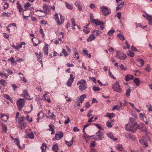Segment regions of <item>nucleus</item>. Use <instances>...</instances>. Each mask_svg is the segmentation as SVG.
I'll return each mask as SVG.
<instances>
[{
    "label": "nucleus",
    "instance_id": "53",
    "mask_svg": "<svg viewBox=\"0 0 152 152\" xmlns=\"http://www.w3.org/2000/svg\"><path fill=\"white\" fill-rule=\"evenodd\" d=\"M43 9L44 10V12L45 13L48 12H49L48 10V5L46 4H44L43 6Z\"/></svg>",
    "mask_w": 152,
    "mask_h": 152
},
{
    "label": "nucleus",
    "instance_id": "7",
    "mask_svg": "<svg viewBox=\"0 0 152 152\" xmlns=\"http://www.w3.org/2000/svg\"><path fill=\"white\" fill-rule=\"evenodd\" d=\"M100 9L103 15L105 16L108 15L111 12L110 10L108 9L106 7L102 6L100 7Z\"/></svg>",
    "mask_w": 152,
    "mask_h": 152
},
{
    "label": "nucleus",
    "instance_id": "54",
    "mask_svg": "<svg viewBox=\"0 0 152 152\" xmlns=\"http://www.w3.org/2000/svg\"><path fill=\"white\" fill-rule=\"evenodd\" d=\"M131 89L130 88H128L127 90L126 93V95L127 97H128L130 96V94L131 92Z\"/></svg>",
    "mask_w": 152,
    "mask_h": 152
},
{
    "label": "nucleus",
    "instance_id": "31",
    "mask_svg": "<svg viewBox=\"0 0 152 152\" xmlns=\"http://www.w3.org/2000/svg\"><path fill=\"white\" fill-rule=\"evenodd\" d=\"M35 54L37 57V60H39V62H42V61L41 60L39 61V59H40V58H41L42 57V54L40 52H39V54L37 52H36Z\"/></svg>",
    "mask_w": 152,
    "mask_h": 152
},
{
    "label": "nucleus",
    "instance_id": "42",
    "mask_svg": "<svg viewBox=\"0 0 152 152\" xmlns=\"http://www.w3.org/2000/svg\"><path fill=\"white\" fill-rule=\"evenodd\" d=\"M65 4L67 9L70 10H72L73 9V7L72 5L69 4L67 2L65 3Z\"/></svg>",
    "mask_w": 152,
    "mask_h": 152
},
{
    "label": "nucleus",
    "instance_id": "20",
    "mask_svg": "<svg viewBox=\"0 0 152 152\" xmlns=\"http://www.w3.org/2000/svg\"><path fill=\"white\" fill-rule=\"evenodd\" d=\"M3 72L4 73L5 71H6L7 72V77L8 76L12 75L13 74V72L10 69H6L4 68H3L2 69Z\"/></svg>",
    "mask_w": 152,
    "mask_h": 152
},
{
    "label": "nucleus",
    "instance_id": "62",
    "mask_svg": "<svg viewBox=\"0 0 152 152\" xmlns=\"http://www.w3.org/2000/svg\"><path fill=\"white\" fill-rule=\"evenodd\" d=\"M120 109V106L119 105H115L112 109V110H119Z\"/></svg>",
    "mask_w": 152,
    "mask_h": 152
},
{
    "label": "nucleus",
    "instance_id": "3",
    "mask_svg": "<svg viewBox=\"0 0 152 152\" xmlns=\"http://www.w3.org/2000/svg\"><path fill=\"white\" fill-rule=\"evenodd\" d=\"M112 87L113 90L115 91L118 93H121L122 91L121 88L118 81H117L115 83L113 84Z\"/></svg>",
    "mask_w": 152,
    "mask_h": 152
},
{
    "label": "nucleus",
    "instance_id": "47",
    "mask_svg": "<svg viewBox=\"0 0 152 152\" xmlns=\"http://www.w3.org/2000/svg\"><path fill=\"white\" fill-rule=\"evenodd\" d=\"M31 6V4L29 2H28L26 4H25L24 5V7L25 9L24 11L26 10Z\"/></svg>",
    "mask_w": 152,
    "mask_h": 152
},
{
    "label": "nucleus",
    "instance_id": "27",
    "mask_svg": "<svg viewBox=\"0 0 152 152\" xmlns=\"http://www.w3.org/2000/svg\"><path fill=\"white\" fill-rule=\"evenodd\" d=\"M95 37L94 35L93 34H91L90 35L87 39V41L88 42H90L91 41L93 40H94L95 39Z\"/></svg>",
    "mask_w": 152,
    "mask_h": 152
},
{
    "label": "nucleus",
    "instance_id": "44",
    "mask_svg": "<svg viewBox=\"0 0 152 152\" xmlns=\"http://www.w3.org/2000/svg\"><path fill=\"white\" fill-rule=\"evenodd\" d=\"M83 132V137L84 138H85L86 140L87 139H88L89 138H91L92 136H89L86 133L85 131H84V132Z\"/></svg>",
    "mask_w": 152,
    "mask_h": 152
},
{
    "label": "nucleus",
    "instance_id": "36",
    "mask_svg": "<svg viewBox=\"0 0 152 152\" xmlns=\"http://www.w3.org/2000/svg\"><path fill=\"white\" fill-rule=\"evenodd\" d=\"M133 81L135 83L136 86H138L139 85L140 83V80L139 79L137 78H136Z\"/></svg>",
    "mask_w": 152,
    "mask_h": 152
},
{
    "label": "nucleus",
    "instance_id": "33",
    "mask_svg": "<svg viewBox=\"0 0 152 152\" xmlns=\"http://www.w3.org/2000/svg\"><path fill=\"white\" fill-rule=\"evenodd\" d=\"M16 4L17 5V7L19 10L20 12H21L23 10V7L21 4H20L18 1H17Z\"/></svg>",
    "mask_w": 152,
    "mask_h": 152
},
{
    "label": "nucleus",
    "instance_id": "29",
    "mask_svg": "<svg viewBox=\"0 0 152 152\" xmlns=\"http://www.w3.org/2000/svg\"><path fill=\"white\" fill-rule=\"evenodd\" d=\"M105 117H107L109 118L110 119H111L115 117V115L113 113H107V115L104 116Z\"/></svg>",
    "mask_w": 152,
    "mask_h": 152
},
{
    "label": "nucleus",
    "instance_id": "35",
    "mask_svg": "<svg viewBox=\"0 0 152 152\" xmlns=\"http://www.w3.org/2000/svg\"><path fill=\"white\" fill-rule=\"evenodd\" d=\"M12 26H15L16 28H17L16 24L14 23H11L9 24V25L7 27V30L9 33L10 32V29L9 28L10 27Z\"/></svg>",
    "mask_w": 152,
    "mask_h": 152
},
{
    "label": "nucleus",
    "instance_id": "2",
    "mask_svg": "<svg viewBox=\"0 0 152 152\" xmlns=\"http://www.w3.org/2000/svg\"><path fill=\"white\" fill-rule=\"evenodd\" d=\"M130 121L129 122L130 124L132 125V127L134 129H135V132L137 129L139 128V126L137 123L136 121L135 118H129Z\"/></svg>",
    "mask_w": 152,
    "mask_h": 152
},
{
    "label": "nucleus",
    "instance_id": "38",
    "mask_svg": "<svg viewBox=\"0 0 152 152\" xmlns=\"http://www.w3.org/2000/svg\"><path fill=\"white\" fill-rule=\"evenodd\" d=\"M7 83L6 81L3 79L0 80V84L3 86H5Z\"/></svg>",
    "mask_w": 152,
    "mask_h": 152
},
{
    "label": "nucleus",
    "instance_id": "63",
    "mask_svg": "<svg viewBox=\"0 0 152 152\" xmlns=\"http://www.w3.org/2000/svg\"><path fill=\"white\" fill-rule=\"evenodd\" d=\"M24 119V118L23 116H22L20 117L18 120V123L19 124H20V123L23 121Z\"/></svg>",
    "mask_w": 152,
    "mask_h": 152
},
{
    "label": "nucleus",
    "instance_id": "39",
    "mask_svg": "<svg viewBox=\"0 0 152 152\" xmlns=\"http://www.w3.org/2000/svg\"><path fill=\"white\" fill-rule=\"evenodd\" d=\"M117 37H118L119 39L122 41H124L125 40V39L124 36L121 34H117Z\"/></svg>",
    "mask_w": 152,
    "mask_h": 152
},
{
    "label": "nucleus",
    "instance_id": "25",
    "mask_svg": "<svg viewBox=\"0 0 152 152\" xmlns=\"http://www.w3.org/2000/svg\"><path fill=\"white\" fill-rule=\"evenodd\" d=\"M74 142V137L72 138V140L70 141H65V143L69 147L71 146Z\"/></svg>",
    "mask_w": 152,
    "mask_h": 152
},
{
    "label": "nucleus",
    "instance_id": "8",
    "mask_svg": "<svg viewBox=\"0 0 152 152\" xmlns=\"http://www.w3.org/2000/svg\"><path fill=\"white\" fill-rule=\"evenodd\" d=\"M116 58L121 60L125 59L126 57V55L123 53H121L119 51H116Z\"/></svg>",
    "mask_w": 152,
    "mask_h": 152
},
{
    "label": "nucleus",
    "instance_id": "23",
    "mask_svg": "<svg viewBox=\"0 0 152 152\" xmlns=\"http://www.w3.org/2000/svg\"><path fill=\"white\" fill-rule=\"evenodd\" d=\"M88 26L89 25L87 24L83 28V31L86 34L88 33L90 31L89 28L88 27Z\"/></svg>",
    "mask_w": 152,
    "mask_h": 152
},
{
    "label": "nucleus",
    "instance_id": "64",
    "mask_svg": "<svg viewBox=\"0 0 152 152\" xmlns=\"http://www.w3.org/2000/svg\"><path fill=\"white\" fill-rule=\"evenodd\" d=\"M26 119L29 122H31L32 121V118L31 117L30 118L29 116L28 115L26 116Z\"/></svg>",
    "mask_w": 152,
    "mask_h": 152
},
{
    "label": "nucleus",
    "instance_id": "41",
    "mask_svg": "<svg viewBox=\"0 0 152 152\" xmlns=\"http://www.w3.org/2000/svg\"><path fill=\"white\" fill-rule=\"evenodd\" d=\"M19 75H21V76H20V78L21 80L24 81L25 83H26L27 82V80L23 76V74L21 72H19Z\"/></svg>",
    "mask_w": 152,
    "mask_h": 152
},
{
    "label": "nucleus",
    "instance_id": "12",
    "mask_svg": "<svg viewBox=\"0 0 152 152\" xmlns=\"http://www.w3.org/2000/svg\"><path fill=\"white\" fill-rule=\"evenodd\" d=\"M51 96V94L48 92H47L45 94L43 95V97L44 99L46 101L49 103H50L51 101L50 100V97Z\"/></svg>",
    "mask_w": 152,
    "mask_h": 152
},
{
    "label": "nucleus",
    "instance_id": "13",
    "mask_svg": "<svg viewBox=\"0 0 152 152\" xmlns=\"http://www.w3.org/2000/svg\"><path fill=\"white\" fill-rule=\"evenodd\" d=\"M92 23H94L96 26L100 25H103L104 23L103 22L101 21L99 19H94L92 20L91 21Z\"/></svg>",
    "mask_w": 152,
    "mask_h": 152
},
{
    "label": "nucleus",
    "instance_id": "55",
    "mask_svg": "<svg viewBox=\"0 0 152 152\" xmlns=\"http://www.w3.org/2000/svg\"><path fill=\"white\" fill-rule=\"evenodd\" d=\"M127 54L128 56H129L131 57H133L134 56V53L131 51H129L127 53Z\"/></svg>",
    "mask_w": 152,
    "mask_h": 152
},
{
    "label": "nucleus",
    "instance_id": "5",
    "mask_svg": "<svg viewBox=\"0 0 152 152\" xmlns=\"http://www.w3.org/2000/svg\"><path fill=\"white\" fill-rule=\"evenodd\" d=\"M102 135V133L99 131L96 133L95 135L92 136V137H94L93 139L95 140H101L102 138L103 137Z\"/></svg>",
    "mask_w": 152,
    "mask_h": 152
},
{
    "label": "nucleus",
    "instance_id": "34",
    "mask_svg": "<svg viewBox=\"0 0 152 152\" xmlns=\"http://www.w3.org/2000/svg\"><path fill=\"white\" fill-rule=\"evenodd\" d=\"M115 147L118 150L120 151H122L124 149V148L121 144H117L116 145Z\"/></svg>",
    "mask_w": 152,
    "mask_h": 152
},
{
    "label": "nucleus",
    "instance_id": "1",
    "mask_svg": "<svg viewBox=\"0 0 152 152\" xmlns=\"http://www.w3.org/2000/svg\"><path fill=\"white\" fill-rule=\"evenodd\" d=\"M77 85L79 86V90L81 91L84 90L87 88V87L86 86L85 80L83 79L78 81Z\"/></svg>",
    "mask_w": 152,
    "mask_h": 152
},
{
    "label": "nucleus",
    "instance_id": "46",
    "mask_svg": "<svg viewBox=\"0 0 152 152\" xmlns=\"http://www.w3.org/2000/svg\"><path fill=\"white\" fill-rule=\"evenodd\" d=\"M106 124L108 128H111L113 125V123L111 122L110 121H108L107 122Z\"/></svg>",
    "mask_w": 152,
    "mask_h": 152
},
{
    "label": "nucleus",
    "instance_id": "50",
    "mask_svg": "<svg viewBox=\"0 0 152 152\" xmlns=\"http://www.w3.org/2000/svg\"><path fill=\"white\" fill-rule=\"evenodd\" d=\"M137 61L140 64H141L140 66H139L140 67H141L144 64V62L143 60L142 59H138L137 60Z\"/></svg>",
    "mask_w": 152,
    "mask_h": 152
},
{
    "label": "nucleus",
    "instance_id": "60",
    "mask_svg": "<svg viewBox=\"0 0 152 152\" xmlns=\"http://www.w3.org/2000/svg\"><path fill=\"white\" fill-rule=\"evenodd\" d=\"M62 53L65 56H66L68 55V53L65 50V49H63Z\"/></svg>",
    "mask_w": 152,
    "mask_h": 152
},
{
    "label": "nucleus",
    "instance_id": "48",
    "mask_svg": "<svg viewBox=\"0 0 152 152\" xmlns=\"http://www.w3.org/2000/svg\"><path fill=\"white\" fill-rule=\"evenodd\" d=\"M58 148V146L57 143L55 144L52 147L53 150L55 152H57Z\"/></svg>",
    "mask_w": 152,
    "mask_h": 152
},
{
    "label": "nucleus",
    "instance_id": "19",
    "mask_svg": "<svg viewBox=\"0 0 152 152\" xmlns=\"http://www.w3.org/2000/svg\"><path fill=\"white\" fill-rule=\"evenodd\" d=\"M145 15H146V19L148 21L149 24L152 26V17L147 14Z\"/></svg>",
    "mask_w": 152,
    "mask_h": 152
},
{
    "label": "nucleus",
    "instance_id": "4",
    "mask_svg": "<svg viewBox=\"0 0 152 152\" xmlns=\"http://www.w3.org/2000/svg\"><path fill=\"white\" fill-rule=\"evenodd\" d=\"M25 101L24 99H18L17 102V104L18 109L20 110L24 105Z\"/></svg>",
    "mask_w": 152,
    "mask_h": 152
},
{
    "label": "nucleus",
    "instance_id": "22",
    "mask_svg": "<svg viewBox=\"0 0 152 152\" xmlns=\"http://www.w3.org/2000/svg\"><path fill=\"white\" fill-rule=\"evenodd\" d=\"M9 116L7 115L3 114L1 115V118L2 121L6 122L8 119Z\"/></svg>",
    "mask_w": 152,
    "mask_h": 152
},
{
    "label": "nucleus",
    "instance_id": "56",
    "mask_svg": "<svg viewBox=\"0 0 152 152\" xmlns=\"http://www.w3.org/2000/svg\"><path fill=\"white\" fill-rule=\"evenodd\" d=\"M124 2H122L118 5L117 7L116 8L117 11L120 9L122 7H123V6L124 4Z\"/></svg>",
    "mask_w": 152,
    "mask_h": 152
},
{
    "label": "nucleus",
    "instance_id": "52",
    "mask_svg": "<svg viewBox=\"0 0 152 152\" xmlns=\"http://www.w3.org/2000/svg\"><path fill=\"white\" fill-rule=\"evenodd\" d=\"M27 136L28 137L31 139H34V136L33 133L31 132L27 134Z\"/></svg>",
    "mask_w": 152,
    "mask_h": 152
},
{
    "label": "nucleus",
    "instance_id": "58",
    "mask_svg": "<svg viewBox=\"0 0 152 152\" xmlns=\"http://www.w3.org/2000/svg\"><path fill=\"white\" fill-rule=\"evenodd\" d=\"M27 125V123L26 122H24L21 124L20 126V129H23L26 127Z\"/></svg>",
    "mask_w": 152,
    "mask_h": 152
},
{
    "label": "nucleus",
    "instance_id": "9",
    "mask_svg": "<svg viewBox=\"0 0 152 152\" xmlns=\"http://www.w3.org/2000/svg\"><path fill=\"white\" fill-rule=\"evenodd\" d=\"M55 19L58 25H60L64 22V18L62 17L61 15V14L60 15V20H59L58 18V14L57 13H56L55 14Z\"/></svg>",
    "mask_w": 152,
    "mask_h": 152
},
{
    "label": "nucleus",
    "instance_id": "14",
    "mask_svg": "<svg viewBox=\"0 0 152 152\" xmlns=\"http://www.w3.org/2000/svg\"><path fill=\"white\" fill-rule=\"evenodd\" d=\"M22 96L27 99H30V96L29 95L27 90H25L23 91V93L22 94Z\"/></svg>",
    "mask_w": 152,
    "mask_h": 152
},
{
    "label": "nucleus",
    "instance_id": "37",
    "mask_svg": "<svg viewBox=\"0 0 152 152\" xmlns=\"http://www.w3.org/2000/svg\"><path fill=\"white\" fill-rule=\"evenodd\" d=\"M11 15L12 14L8 12H7L6 13L5 12H4L2 14L1 16V17L6 16L7 17H10L11 16Z\"/></svg>",
    "mask_w": 152,
    "mask_h": 152
},
{
    "label": "nucleus",
    "instance_id": "32",
    "mask_svg": "<svg viewBox=\"0 0 152 152\" xmlns=\"http://www.w3.org/2000/svg\"><path fill=\"white\" fill-rule=\"evenodd\" d=\"M47 145L45 143H43L42 146L41 147V149L42 150V152H45L46 150Z\"/></svg>",
    "mask_w": 152,
    "mask_h": 152
},
{
    "label": "nucleus",
    "instance_id": "11",
    "mask_svg": "<svg viewBox=\"0 0 152 152\" xmlns=\"http://www.w3.org/2000/svg\"><path fill=\"white\" fill-rule=\"evenodd\" d=\"M74 78L75 76L71 74L70 75V77L67 83V85L68 86H71L72 83L73 82Z\"/></svg>",
    "mask_w": 152,
    "mask_h": 152
},
{
    "label": "nucleus",
    "instance_id": "21",
    "mask_svg": "<svg viewBox=\"0 0 152 152\" xmlns=\"http://www.w3.org/2000/svg\"><path fill=\"white\" fill-rule=\"evenodd\" d=\"M49 126L50 128L48 129V130L51 131V134H53L55 133L54 131V126L52 124H50L49 125Z\"/></svg>",
    "mask_w": 152,
    "mask_h": 152
},
{
    "label": "nucleus",
    "instance_id": "61",
    "mask_svg": "<svg viewBox=\"0 0 152 152\" xmlns=\"http://www.w3.org/2000/svg\"><path fill=\"white\" fill-rule=\"evenodd\" d=\"M71 22L72 26H73L72 29H75V28L74 27L76 25L75 24V19L73 18L72 19Z\"/></svg>",
    "mask_w": 152,
    "mask_h": 152
},
{
    "label": "nucleus",
    "instance_id": "57",
    "mask_svg": "<svg viewBox=\"0 0 152 152\" xmlns=\"http://www.w3.org/2000/svg\"><path fill=\"white\" fill-rule=\"evenodd\" d=\"M0 75L2 77H4L5 78H7V74L3 72H0Z\"/></svg>",
    "mask_w": 152,
    "mask_h": 152
},
{
    "label": "nucleus",
    "instance_id": "59",
    "mask_svg": "<svg viewBox=\"0 0 152 152\" xmlns=\"http://www.w3.org/2000/svg\"><path fill=\"white\" fill-rule=\"evenodd\" d=\"M147 72H149L151 71V68L149 64H148L146 68L145 69Z\"/></svg>",
    "mask_w": 152,
    "mask_h": 152
},
{
    "label": "nucleus",
    "instance_id": "45",
    "mask_svg": "<svg viewBox=\"0 0 152 152\" xmlns=\"http://www.w3.org/2000/svg\"><path fill=\"white\" fill-rule=\"evenodd\" d=\"M126 136L128 139H132L134 140L135 139V138L133 135L130 134H129L126 135Z\"/></svg>",
    "mask_w": 152,
    "mask_h": 152
},
{
    "label": "nucleus",
    "instance_id": "28",
    "mask_svg": "<svg viewBox=\"0 0 152 152\" xmlns=\"http://www.w3.org/2000/svg\"><path fill=\"white\" fill-rule=\"evenodd\" d=\"M107 136L110 138L113 139L114 141H116L117 140V139L116 138H114V137L113 135V134L111 133H108L107 134Z\"/></svg>",
    "mask_w": 152,
    "mask_h": 152
},
{
    "label": "nucleus",
    "instance_id": "26",
    "mask_svg": "<svg viewBox=\"0 0 152 152\" xmlns=\"http://www.w3.org/2000/svg\"><path fill=\"white\" fill-rule=\"evenodd\" d=\"M133 78V76L130 75H127L125 76V80L127 81H129L130 80H132Z\"/></svg>",
    "mask_w": 152,
    "mask_h": 152
},
{
    "label": "nucleus",
    "instance_id": "10",
    "mask_svg": "<svg viewBox=\"0 0 152 152\" xmlns=\"http://www.w3.org/2000/svg\"><path fill=\"white\" fill-rule=\"evenodd\" d=\"M132 126V125L130 124V123L129 122V123L126 125L125 128L127 131H131L133 133L135 132V129H134Z\"/></svg>",
    "mask_w": 152,
    "mask_h": 152
},
{
    "label": "nucleus",
    "instance_id": "24",
    "mask_svg": "<svg viewBox=\"0 0 152 152\" xmlns=\"http://www.w3.org/2000/svg\"><path fill=\"white\" fill-rule=\"evenodd\" d=\"M97 118L98 117L97 116L93 115L88 120V123H91L95 121Z\"/></svg>",
    "mask_w": 152,
    "mask_h": 152
},
{
    "label": "nucleus",
    "instance_id": "40",
    "mask_svg": "<svg viewBox=\"0 0 152 152\" xmlns=\"http://www.w3.org/2000/svg\"><path fill=\"white\" fill-rule=\"evenodd\" d=\"M14 142L18 146V147L19 148H21V147L20 145V141L19 139L18 138H15L14 140Z\"/></svg>",
    "mask_w": 152,
    "mask_h": 152
},
{
    "label": "nucleus",
    "instance_id": "18",
    "mask_svg": "<svg viewBox=\"0 0 152 152\" xmlns=\"http://www.w3.org/2000/svg\"><path fill=\"white\" fill-rule=\"evenodd\" d=\"M55 117L53 113H51L50 110H49L48 112V115L47 116V118L53 119Z\"/></svg>",
    "mask_w": 152,
    "mask_h": 152
},
{
    "label": "nucleus",
    "instance_id": "15",
    "mask_svg": "<svg viewBox=\"0 0 152 152\" xmlns=\"http://www.w3.org/2000/svg\"><path fill=\"white\" fill-rule=\"evenodd\" d=\"M64 133L62 132H59L58 134H56L55 135L56 140H58L61 139L63 136Z\"/></svg>",
    "mask_w": 152,
    "mask_h": 152
},
{
    "label": "nucleus",
    "instance_id": "30",
    "mask_svg": "<svg viewBox=\"0 0 152 152\" xmlns=\"http://www.w3.org/2000/svg\"><path fill=\"white\" fill-rule=\"evenodd\" d=\"M75 5L77 6L80 11H81L82 10V6L80 2L78 1L76 2L75 3Z\"/></svg>",
    "mask_w": 152,
    "mask_h": 152
},
{
    "label": "nucleus",
    "instance_id": "43",
    "mask_svg": "<svg viewBox=\"0 0 152 152\" xmlns=\"http://www.w3.org/2000/svg\"><path fill=\"white\" fill-rule=\"evenodd\" d=\"M2 125V129L3 132L4 133H6L7 131V127L6 126L3 124H1Z\"/></svg>",
    "mask_w": 152,
    "mask_h": 152
},
{
    "label": "nucleus",
    "instance_id": "6",
    "mask_svg": "<svg viewBox=\"0 0 152 152\" xmlns=\"http://www.w3.org/2000/svg\"><path fill=\"white\" fill-rule=\"evenodd\" d=\"M86 94H84L81 95L77 101H76L75 103L77 106H80L81 105L80 103H82L84 100V99L86 98Z\"/></svg>",
    "mask_w": 152,
    "mask_h": 152
},
{
    "label": "nucleus",
    "instance_id": "17",
    "mask_svg": "<svg viewBox=\"0 0 152 152\" xmlns=\"http://www.w3.org/2000/svg\"><path fill=\"white\" fill-rule=\"evenodd\" d=\"M48 44L45 42V46L43 48L44 54L46 55H48Z\"/></svg>",
    "mask_w": 152,
    "mask_h": 152
},
{
    "label": "nucleus",
    "instance_id": "49",
    "mask_svg": "<svg viewBox=\"0 0 152 152\" xmlns=\"http://www.w3.org/2000/svg\"><path fill=\"white\" fill-rule=\"evenodd\" d=\"M25 44V42H21L20 44L17 45V50L18 51L19 50V49L21 48L22 47V46L23 45H24Z\"/></svg>",
    "mask_w": 152,
    "mask_h": 152
},
{
    "label": "nucleus",
    "instance_id": "16",
    "mask_svg": "<svg viewBox=\"0 0 152 152\" xmlns=\"http://www.w3.org/2000/svg\"><path fill=\"white\" fill-rule=\"evenodd\" d=\"M139 141L141 145L143 146L147 147L148 145L147 142L145 141V138L144 137L139 140Z\"/></svg>",
    "mask_w": 152,
    "mask_h": 152
},
{
    "label": "nucleus",
    "instance_id": "51",
    "mask_svg": "<svg viewBox=\"0 0 152 152\" xmlns=\"http://www.w3.org/2000/svg\"><path fill=\"white\" fill-rule=\"evenodd\" d=\"M139 117L141 119L144 120L145 118V114L144 113H140L139 114Z\"/></svg>",
    "mask_w": 152,
    "mask_h": 152
}]
</instances>
